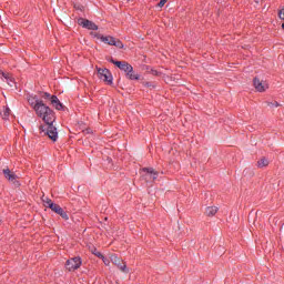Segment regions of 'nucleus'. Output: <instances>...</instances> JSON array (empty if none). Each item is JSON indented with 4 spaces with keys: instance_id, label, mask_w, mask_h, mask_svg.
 <instances>
[{
    "instance_id": "obj_20",
    "label": "nucleus",
    "mask_w": 284,
    "mask_h": 284,
    "mask_svg": "<svg viewBox=\"0 0 284 284\" xmlns=\"http://www.w3.org/2000/svg\"><path fill=\"white\" fill-rule=\"evenodd\" d=\"M165 3H168V0H161L158 6H159V8H163V6H165Z\"/></svg>"
},
{
    "instance_id": "obj_10",
    "label": "nucleus",
    "mask_w": 284,
    "mask_h": 284,
    "mask_svg": "<svg viewBox=\"0 0 284 284\" xmlns=\"http://www.w3.org/2000/svg\"><path fill=\"white\" fill-rule=\"evenodd\" d=\"M4 178L8 179L11 183H14L19 176L14 174V172L10 171V169H4L3 170Z\"/></svg>"
},
{
    "instance_id": "obj_2",
    "label": "nucleus",
    "mask_w": 284,
    "mask_h": 284,
    "mask_svg": "<svg viewBox=\"0 0 284 284\" xmlns=\"http://www.w3.org/2000/svg\"><path fill=\"white\" fill-rule=\"evenodd\" d=\"M111 63H113V65H116V68H119V70H122V72H125L128 79H130L131 81H139L140 75L139 73H134V68L124 61H116L111 59L110 60Z\"/></svg>"
},
{
    "instance_id": "obj_15",
    "label": "nucleus",
    "mask_w": 284,
    "mask_h": 284,
    "mask_svg": "<svg viewBox=\"0 0 284 284\" xmlns=\"http://www.w3.org/2000/svg\"><path fill=\"white\" fill-rule=\"evenodd\" d=\"M270 165V160L263 158L257 162L258 168H267Z\"/></svg>"
},
{
    "instance_id": "obj_16",
    "label": "nucleus",
    "mask_w": 284,
    "mask_h": 284,
    "mask_svg": "<svg viewBox=\"0 0 284 284\" xmlns=\"http://www.w3.org/2000/svg\"><path fill=\"white\" fill-rule=\"evenodd\" d=\"M142 172H146V174L150 175L153 181L156 179V172H154V169H143Z\"/></svg>"
},
{
    "instance_id": "obj_6",
    "label": "nucleus",
    "mask_w": 284,
    "mask_h": 284,
    "mask_svg": "<svg viewBox=\"0 0 284 284\" xmlns=\"http://www.w3.org/2000/svg\"><path fill=\"white\" fill-rule=\"evenodd\" d=\"M109 258H110L111 263H113L121 270V272H128V266L125 265V263H121V258H119V256L113 254V255H110Z\"/></svg>"
},
{
    "instance_id": "obj_25",
    "label": "nucleus",
    "mask_w": 284,
    "mask_h": 284,
    "mask_svg": "<svg viewBox=\"0 0 284 284\" xmlns=\"http://www.w3.org/2000/svg\"><path fill=\"white\" fill-rule=\"evenodd\" d=\"M282 29L284 30V23L282 24Z\"/></svg>"
},
{
    "instance_id": "obj_1",
    "label": "nucleus",
    "mask_w": 284,
    "mask_h": 284,
    "mask_svg": "<svg viewBox=\"0 0 284 284\" xmlns=\"http://www.w3.org/2000/svg\"><path fill=\"white\" fill-rule=\"evenodd\" d=\"M34 112L40 116V119H42V121H44V123H47V125L42 128L41 133L47 134L51 141H57V139H59V132L53 124L54 112H52L43 102L36 105Z\"/></svg>"
},
{
    "instance_id": "obj_23",
    "label": "nucleus",
    "mask_w": 284,
    "mask_h": 284,
    "mask_svg": "<svg viewBox=\"0 0 284 284\" xmlns=\"http://www.w3.org/2000/svg\"><path fill=\"white\" fill-rule=\"evenodd\" d=\"M44 97H45V99H52V95H50V93H44Z\"/></svg>"
},
{
    "instance_id": "obj_19",
    "label": "nucleus",
    "mask_w": 284,
    "mask_h": 284,
    "mask_svg": "<svg viewBox=\"0 0 284 284\" xmlns=\"http://www.w3.org/2000/svg\"><path fill=\"white\" fill-rule=\"evenodd\" d=\"M268 108H281V103H278L277 101L268 102Z\"/></svg>"
},
{
    "instance_id": "obj_22",
    "label": "nucleus",
    "mask_w": 284,
    "mask_h": 284,
    "mask_svg": "<svg viewBox=\"0 0 284 284\" xmlns=\"http://www.w3.org/2000/svg\"><path fill=\"white\" fill-rule=\"evenodd\" d=\"M44 202H45V204L48 205V207H50V203H54V202H52V200H50V199H45V200H43Z\"/></svg>"
},
{
    "instance_id": "obj_7",
    "label": "nucleus",
    "mask_w": 284,
    "mask_h": 284,
    "mask_svg": "<svg viewBox=\"0 0 284 284\" xmlns=\"http://www.w3.org/2000/svg\"><path fill=\"white\" fill-rule=\"evenodd\" d=\"M79 26H82V28H87V30H99V27L94 24V22L90 20H85L83 18L78 20Z\"/></svg>"
},
{
    "instance_id": "obj_9",
    "label": "nucleus",
    "mask_w": 284,
    "mask_h": 284,
    "mask_svg": "<svg viewBox=\"0 0 284 284\" xmlns=\"http://www.w3.org/2000/svg\"><path fill=\"white\" fill-rule=\"evenodd\" d=\"M253 85H254L255 90H257V92H265V90H267V88H268L266 82H263L256 78L253 81Z\"/></svg>"
},
{
    "instance_id": "obj_24",
    "label": "nucleus",
    "mask_w": 284,
    "mask_h": 284,
    "mask_svg": "<svg viewBox=\"0 0 284 284\" xmlns=\"http://www.w3.org/2000/svg\"><path fill=\"white\" fill-rule=\"evenodd\" d=\"M255 3H261V0H255Z\"/></svg>"
},
{
    "instance_id": "obj_4",
    "label": "nucleus",
    "mask_w": 284,
    "mask_h": 284,
    "mask_svg": "<svg viewBox=\"0 0 284 284\" xmlns=\"http://www.w3.org/2000/svg\"><path fill=\"white\" fill-rule=\"evenodd\" d=\"M98 77L109 85H111L113 81L112 73L108 69H98Z\"/></svg>"
},
{
    "instance_id": "obj_14",
    "label": "nucleus",
    "mask_w": 284,
    "mask_h": 284,
    "mask_svg": "<svg viewBox=\"0 0 284 284\" xmlns=\"http://www.w3.org/2000/svg\"><path fill=\"white\" fill-rule=\"evenodd\" d=\"M216 212H219V207L209 206V207H206L205 214H206V216H214V214H216Z\"/></svg>"
},
{
    "instance_id": "obj_18",
    "label": "nucleus",
    "mask_w": 284,
    "mask_h": 284,
    "mask_svg": "<svg viewBox=\"0 0 284 284\" xmlns=\"http://www.w3.org/2000/svg\"><path fill=\"white\" fill-rule=\"evenodd\" d=\"M93 254H95V256H101V258H102L104 265H106V266L110 265V260H109L108 257L101 255V253H99V252H97V253L93 252Z\"/></svg>"
},
{
    "instance_id": "obj_3",
    "label": "nucleus",
    "mask_w": 284,
    "mask_h": 284,
    "mask_svg": "<svg viewBox=\"0 0 284 284\" xmlns=\"http://www.w3.org/2000/svg\"><path fill=\"white\" fill-rule=\"evenodd\" d=\"M98 39L102 41V43H106V45H114L115 48L123 49V42L114 39L112 36H98Z\"/></svg>"
},
{
    "instance_id": "obj_21",
    "label": "nucleus",
    "mask_w": 284,
    "mask_h": 284,
    "mask_svg": "<svg viewBox=\"0 0 284 284\" xmlns=\"http://www.w3.org/2000/svg\"><path fill=\"white\" fill-rule=\"evenodd\" d=\"M278 14H280V19L284 21V9L280 10Z\"/></svg>"
},
{
    "instance_id": "obj_17",
    "label": "nucleus",
    "mask_w": 284,
    "mask_h": 284,
    "mask_svg": "<svg viewBox=\"0 0 284 284\" xmlns=\"http://www.w3.org/2000/svg\"><path fill=\"white\" fill-rule=\"evenodd\" d=\"M2 119L8 120V116H10V108H4L1 113Z\"/></svg>"
},
{
    "instance_id": "obj_8",
    "label": "nucleus",
    "mask_w": 284,
    "mask_h": 284,
    "mask_svg": "<svg viewBox=\"0 0 284 284\" xmlns=\"http://www.w3.org/2000/svg\"><path fill=\"white\" fill-rule=\"evenodd\" d=\"M50 210H52V212H55V214H59L61 217H63L64 221H68V213H65V211H63V209L58 204L50 202Z\"/></svg>"
},
{
    "instance_id": "obj_12",
    "label": "nucleus",
    "mask_w": 284,
    "mask_h": 284,
    "mask_svg": "<svg viewBox=\"0 0 284 284\" xmlns=\"http://www.w3.org/2000/svg\"><path fill=\"white\" fill-rule=\"evenodd\" d=\"M2 81H6L10 88H17V82L8 73H2Z\"/></svg>"
},
{
    "instance_id": "obj_5",
    "label": "nucleus",
    "mask_w": 284,
    "mask_h": 284,
    "mask_svg": "<svg viewBox=\"0 0 284 284\" xmlns=\"http://www.w3.org/2000/svg\"><path fill=\"white\" fill-rule=\"evenodd\" d=\"M65 267H67V270H69V272H72V270H79V267H81V258L73 257L71 260H68Z\"/></svg>"
},
{
    "instance_id": "obj_11",
    "label": "nucleus",
    "mask_w": 284,
    "mask_h": 284,
    "mask_svg": "<svg viewBox=\"0 0 284 284\" xmlns=\"http://www.w3.org/2000/svg\"><path fill=\"white\" fill-rule=\"evenodd\" d=\"M28 103L31 105V108H33V110H36L37 105L42 103V101L39 100V98L37 95H29L28 97Z\"/></svg>"
},
{
    "instance_id": "obj_13",
    "label": "nucleus",
    "mask_w": 284,
    "mask_h": 284,
    "mask_svg": "<svg viewBox=\"0 0 284 284\" xmlns=\"http://www.w3.org/2000/svg\"><path fill=\"white\" fill-rule=\"evenodd\" d=\"M51 104L53 105V108H55V110H63V104L61 103V101H59V98H57V95L51 97Z\"/></svg>"
}]
</instances>
